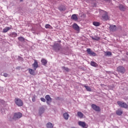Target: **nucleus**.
<instances>
[{
    "instance_id": "obj_1",
    "label": "nucleus",
    "mask_w": 128,
    "mask_h": 128,
    "mask_svg": "<svg viewBox=\"0 0 128 128\" xmlns=\"http://www.w3.org/2000/svg\"><path fill=\"white\" fill-rule=\"evenodd\" d=\"M99 13L100 16H102V20H108V12L102 10H99Z\"/></svg>"
},
{
    "instance_id": "obj_2",
    "label": "nucleus",
    "mask_w": 128,
    "mask_h": 128,
    "mask_svg": "<svg viewBox=\"0 0 128 128\" xmlns=\"http://www.w3.org/2000/svg\"><path fill=\"white\" fill-rule=\"evenodd\" d=\"M52 48L55 52H58L59 50H60V48H62V46H60V44L56 42L54 43V45L52 46Z\"/></svg>"
},
{
    "instance_id": "obj_3",
    "label": "nucleus",
    "mask_w": 128,
    "mask_h": 128,
    "mask_svg": "<svg viewBox=\"0 0 128 128\" xmlns=\"http://www.w3.org/2000/svg\"><path fill=\"white\" fill-rule=\"evenodd\" d=\"M14 102L18 106H24V102L20 98H16L14 100Z\"/></svg>"
},
{
    "instance_id": "obj_4",
    "label": "nucleus",
    "mask_w": 128,
    "mask_h": 128,
    "mask_svg": "<svg viewBox=\"0 0 128 128\" xmlns=\"http://www.w3.org/2000/svg\"><path fill=\"white\" fill-rule=\"evenodd\" d=\"M117 104L120 108H128V105L126 103L122 102V101H118Z\"/></svg>"
},
{
    "instance_id": "obj_5",
    "label": "nucleus",
    "mask_w": 128,
    "mask_h": 128,
    "mask_svg": "<svg viewBox=\"0 0 128 128\" xmlns=\"http://www.w3.org/2000/svg\"><path fill=\"white\" fill-rule=\"evenodd\" d=\"M117 72H118V74H124L126 72V68L122 66H119L117 68Z\"/></svg>"
},
{
    "instance_id": "obj_6",
    "label": "nucleus",
    "mask_w": 128,
    "mask_h": 128,
    "mask_svg": "<svg viewBox=\"0 0 128 128\" xmlns=\"http://www.w3.org/2000/svg\"><path fill=\"white\" fill-rule=\"evenodd\" d=\"M22 116V114L20 113V112H17L14 114L13 120H18V118H20Z\"/></svg>"
},
{
    "instance_id": "obj_7",
    "label": "nucleus",
    "mask_w": 128,
    "mask_h": 128,
    "mask_svg": "<svg viewBox=\"0 0 128 128\" xmlns=\"http://www.w3.org/2000/svg\"><path fill=\"white\" fill-rule=\"evenodd\" d=\"M86 52L90 56H98V54L96 52H92L90 48H88Z\"/></svg>"
},
{
    "instance_id": "obj_8",
    "label": "nucleus",
    "mask_w": 128,
    "mask_h": 128,
    "mask_svg": "<svg viewBox=\"0 0 128 128\" xmlns=\"http://www.w3.org/2000/svg\"><path fill=\"white\" fill-rule=\"evenodd\" d=\"M91 106L92 108L94 110L95 112H100V106L96 105V104H92Z\"/></svg>"
},
{
    "instance_id": "obj_9",
    "label": "nucleus",
    "mask_w": 128,
    "mask_h": 128,
    "mask_svg": "<svg viewBox=\"0 0 128 128\" xmlns=\"http://www.w3.org/2000/svg\"><path fill=\"white\" fill-rule=\"evenodd\" d=\"M45 98L46 100L47 104H48L50 106V104L52 102V98H50V95H46L45 96Z\"/></svg>"
},
{
    "instance_id": "obj_10",
    "label": "nucleus",
    "mask_w": 128,
    "mask_h": 128,
    "mask_svg": "<svg viewBox=\"0 0 128 128\" xmlns=\"http://www.w3.org/2000/svg\"><path fill=\"white\" fill-rule=\"evenodd\" d=\"M109 30L110 32H116V26L110 24Z\"/></svg>"
},
{
    "instance_id": "obj_11",
    "label": "nucleus",
    "mask_w": 128,
    "mask_h": 128,
    "mask_svg": "<svg viewBox=\"0 0 128 128\" xmlns=\"http://www.w3.org/2000/svg\"><path fill=\"white\" fill-rule=\"evenodd\" d=\"M78 126H82V128H88V126H86V124L85 123V122L80 121L78 122Z\"/></svg>"
},
{
    "instance_id": "obj_12",
    "label": "nucleus",
    "mask_w": 128,
    "mask_h": 128,
    "mask_svg": "<svg viewBox=\"0 0 128 128\" xmlns=\"http://www.w3.org/2000/svg\"><path fill=\"white\" fill-rule=\"evenodd\" d=\"M118 8L121 12H124L126 10V8L124 6V5L122 4H119Z\"/></svg>"
},
{
    "instance_id": "obj_13",
    "label": "nucleus",
    "mask_w": 128,
    "mask_h": 128,
    "mask_svg": "<svg viewBox=\"0 0 128 128\" xmlns=\"http://www.w3.org/2000/svg\"><path fill=\"white\" fill-rule=\"evenodd\" d=\"M72 28L77 32H80V26L76 24V23H74L72 25Z\"/></svg>"
},
{
    "instance_id": "obj_14",
    "label": "nucleus",
    "mask_w": 128,
    "mask_h": 128,
    "mask_svg": "<svg viewBox=\"0 0 128 128\" xmlns=\"http://www.w3.org/2000/svg\"><path fill=\"white\" fill-rule=\"evenodd\" d=\"M58 10H59L60 12H64V10H66V6L64 5H60L58 6Z\"/></svg>"
},
{
    "instance_id": "obj_15",
    "label": "nucleus",
    "mask_w": 128,
    "mask_h": 128,
    "mask_svg": "<svg viewBox=\"0 0 128 128\" xmlns=\"http://www.w3.org/2000/svg\"><path fill=\"white\" fill-rule=\"evenodd\" d=\"M32 66L34 68V70H36V68H38V61L36 60H34V62Z\"/></svg>"
},
{
    "instance_id": "obj_16",
    "label": "nucleus",
    "mask_w": 128,
    "mask_h": 128,
    "mask_svg": "<svg viewBox=\"0 0 128 128\" xmlns=\"http://www.w3.org/2000/svg\"><path fill=\"white\" fill-rule=\"evenodd\" d=\"M44 108L43 107H41L39 108L38 114L40 116H42V114H44Z\"/></svg>"
},
{
    "instance_id": "obj_17",
    "label": "nucleus",
    "mask_w": 128,
    "mask_h": 128,
    "mask_svg": "<svg viewBox=\"0 0 128 128\" xmlns=\"http://www.w3.org/2000/svg\"><path fill=\"white\" fill-rule=\"evenodd\" d=\"M71 20H78V16H76V14H74L71 16Z\"/></svg>"
},
{
    "instance_id": "obj_18",
    "label": "nucleus",
    "mask_w": 128,
    "mask_h": 128,
    "mask_svg": "<svg viewBox=\"0 0 128 128\" xmlns=\"http://www.w3.org/2000/svg\"><path fill=\"white\" fill-rule=\"evenodd\" d=\"M63 116H64V120H68L70 115L68 114V112H65Z\"/></svg>"
},
{
    "instance_id": "obj_19",
    "label": "nucleus",
    "mask_w": 128,
    "mask_h": 128,
    "mask_svg": "<svg viewBox=\"0 0 128 128\" xmlns=\"http://www.w3.org/2000/svg\"><path fill=\"white\" fill-rule=\"evenodd\" d=\"M28 70L30 74H32V76H36V74L34 73V70L32 69L29 68Z\"/></svg>"
},
{
    "instance_id": "obj_20",
    "label": "nucleus",
    "mask_w": 128,
    "mask_h": 128,
    "mask_svg": "<svg viewBox=\"0 0 128 128\" xmlns=\"http://www.w3.org/2000/svg\"><path fill=\"white\" fill-rule=\"evenodd\" d=\"M46 127L47 128H54V124L52 122H49L46 124Z\"/></svg>"
},
{
    "instance_id": "obj_21",
    "label": "nucleus",
    "mask_w": 128,
    "mask_h": 128,
    "mask_svg": "<svg viewBox=\"0 0 128 128\" xmlns=\"http://www.w3.org/2000/svg\"><path fill=\"white\" fill-rule=\"evenodd\" d=\"M91 38L93 40L98 41V40H100V38L98 36H94V37L92 36Z\"/></svg>"
},
{
    "instance_id": "obj_22",
    "label": "nucleus",
    "mask_w": 128,
    "mask_h": 128,
    "mask_svg": "<svg viewBox=\"0 0 128 128\" xmlns=\"http://www.w3.org/2000/svg\"><path fill=\"white\" fill-rule=\"evenodd\" d=\"M77 114L80 118H84V114L80 112H78Z\"/></svg>"
},
{
    "instance_id": "obj_23",
    "label": "nucleus",
    "mask_w": 128,
    "mask_h": 128,
    "mask_svg": "<svg viewBox=\"0 0 128 128\" xmlns=\"http://www.w3.org/2000/svg\"><path fill=\"white\" fill-rule=\"evenodd\" d=\"M41 62L43 66H46V64H48V60L43 58L41 60Z\"/></svg>"
},
{
    "instance_id": "obj_24",
    "label": "nucleus",
    "mask_w": 128,
    "mask_h": 128,
    "mask_svg": "<svg viewBox=\"0 0 128 128\" xmlns=\"http://www.w3.org/2000/svg\"><path fill=\"white\" fill-rule=\"evenodd\" d=\"M122 110H118L116 111V114L117 116H122Z\"/></svg>"
},
{
    "instance_id": "obj_25",
    "label": "nucleus",
    "mask_w": 128,
    "mask_h": 128,
    "mask_svg": "<svg viewBox=\"0 0 128 128\" xmlns=\"http://www.w3.org/2000/svg\"><path fill=\"white\" fill-rule=\"evenodd\" d=\"M90 66H94V68H96V66H98V64H96V62H90Z\"/></svg>"
},
{
    "instance_id": "obj_26",
    "label": "nucleus",
    "mask_w": 128,
    "mask_h": 128,
    "mask_svg": "<svg viewBox=\"0 0 128 128\" xmlns=\"http://www.w3.org/2000/svg\"><path fill=\"white\" fill-rule=\"evenodd\" d=\"M112 52H108V51L104 53V56H112Z\"/></svg>"
},
{
    "instance_id": "obj_27",
    "label": "nucleus",
    "mask_w": 128,
    "mask_h": 128,
    "mask_svg": "<svg viewBox=\"0 0 128 128\" xmlns=\"http://www.w3.org/2000/svg\"><path fill=\"white\" fill-rule=\"evenodd\" d=\"M84 88H86V90H87L88 92H92V88L89 86H86V85H84Z\"/></svg>"
},
{
    "instance_id": "obj_28",
    "label": "nucleus",
    "mask_w": 128,
    "mask_h": 128,
    "mask_svg": "<svg viewBox=\"0 0 128 128\" xmlns=\"http://www.w3.org/2000/svg\"><path fill=\"white\" fill-rule=\"evenodd\" d=\"M10 27H6L4 30H3V32H8L10 30Z\"/></svg>"
},
{
    "instance_id": "obj_29",
    "label": "nucleus",
    "mask_w": 128,
    "mask_h": 128,
    "mask_svg": "<svg viewBox=\"0 0 128 128\" xmlns=\"http://www.w3.org/2000/svg\"><path fill=\"white\" fill-rule=\"evenodd\" d=\"M18 40H20V42H24V40H26V39L22 36L18 37Z\"/></svg>"
},
{
    "instance_id": "obj_30",
    "label": "nucleus",
    "mask_w": 128,
    "mask_h": 128,
    "mask_svg": "<svg viewBox=\"0 0 128 128\" xmlns=\"http://www.w3.org/2000/svg\"><path fill=\"white\" fill-rule=\"evenodd\" d=\"M62 68L63 70H66V72H70V68H66L64 66H62Z\"/></svg>"
},
{
    "instance_id": "obj_31",
    "label": "nucleus",
    "mask_w": 128,
    "mask_h": 128,
    "mask_svg": "<svg viewBox=\"0 0 128 128\" xmlns=\"http://www.w3.org/2000/svg\"><path fill=\"white\" fill-rule=\"evenodd\" d=\"M11 36H12V38H16V36H18V34L16 32H13L11 34Z\"/></svg>"
},
{
    "instance_id": "obj_32",
    "label": "nucleus",
    "mask_w": 128,
    "mask_h": 128,
    "mask_svg": "<svg viewBox=\"0 0 128 128\" xmlns=\"http://www.w3.org/2000/svg\"><path fill=\"white\" fill-rule=\"evenodd\" d=\"M93 25L95 26H100V22H93Z\"/></svg>"
},
{
    "instance_id": "obj_33",
    "label": "nucleus",
    "mask_w": 128,
    "mask_h": 128,
    "mask_svg": "<svg viewBox=\"0 0 128 128\" xmlns=\"http://www.w3.org/2000/svg\"><path fill=\"white\" fill-rule=\"evenodd\" d=\"M2 76H4V78H8V74L7 73H2Z\"/></svg>"
},
{
    "instance_id": "obj_34",
    "label": "nucleus",
    "mask_w": 128,
    "mask_h": 128,
    "mask_svg": "<svg viewBox=\"0 0 128 128\" xmlns=\"http://www.w3.org/2000/svg\"><path fill=\"white\" fill-rule=\"evenodd\" d=\"M45 28H52V26H50V25L49 24H46L45 26Z\"/></svg>"
},
{
    "instance_id": "obj_35",
    "label": "nucleus",
    "mask_w": 128,
    "mask_h": 128,
    "mask_svg": "<svg viewBox=\"0 0 128 128\" xmlns=\"http://www.w3.org/2000/svg\"><path fill=\"white\" fill-rule=\"evenodd\" d=\"M18 60L19 61L24 62V58L20 56H18Z\"/></svg>"
},
{
    "instance_id": "obj_36",
    "label": "nucleus",
    "mask_w": 128,
    "mask_h": 128,
    "mask_svg": "<svg viewBox=\"0 0 128 128\" xmlns=\"http://www.w3.org/2000/svg\"><path fill=\"white\" fill-rule=\"evenodd\" d=\"M36 95H34L32 96V101L33 102H36Z\"/></svg>"
},
{
    "instance_id": "obj_37",
    "label": "nucleus",
    "mask_w": 128,
    "mask_h": 128,
    "mask_svg": "<svg viewBox=\"0 0 128 128\" xmlns=\"http://www.w3.org/2000/svg\"><path fill=\"white\" fill-rule=\"evenodd\" d=\"M55 100H62V98L58 96V97H56L55 98Z\"/></svg>"
},
{
    "instance_id": "obj_38",
    "label": "nucleus",
    "mask_w": 128,
    "mask_h": 128,
    "mask_svg": "<svg viewBox=\"0 0 128 128\" xmlns=\"http://www.w3.org/2000/svg\"><path fill=\"white\" fill-rule=\"evenodd\" d=\"M40 100L42 102H46V99L44 98H40Z\"/></svg>"
},
{
    "instance_id": "obj_39",
    "label": "nucleus",
    "mask_w": 128,
    "mask_h": 128,
    "mask_svg": "<svg viewBox=\"0 0 128 128\" xmlns=\"http://www.w3.org/2000/svg\"><path fill=\"white\" fill-rule=\"evenodd\" d=\"M103 2H110L112 0H102Z\"/></svg>"
},
{
    "instance_id": "obj_40",
    "label": "nucleus",
    "mask_w": 128,
    "mask_h": 128,
    "mask_svg": "<svg viewBox=\"0 0 128 128\" xmlns=\"http://www.w3.org/2000/svg\"><path fill=\"white\" fill-rule=\"evenodd\" d=\"M0 102L1 104H4V100L0 99Z\"/></svg>"
},
{
    "instance_id": "obj_41",
    "label": "nucleus",
    "mask_w": 128,
    "mask_h": 128,
    "mask_svg": "<svg viewBox=\"0 0 128 128\" xmlns=\"http://www.w3.org/2000/svg\"><path fill=\"white\" fill-rule=\"evenodd\" d=\"M20 68H21V67L20 66H17V67L16 68V70H20Z\"/></svg>"
},
{
    "instance_id": "obj_42",
    "label": "nucleus",
    "mask_w": 128,
    "mask_h": 128,
    "mask_svg": "<svg viewBox=\"0 0 128 128\" xmlns=\"http://www.w3.org/2000/svg\"><path fill=\"white\" fill-rule=\"evenodd\" d=\"M20 2H22L24 0H20Z\"/></svg>"
},
{
    "instance_id": "obj_43",
    "label": "nucleus",
    "mask_w": 128,
    "mask_h": 128,
    "mask_svg": "<svg viewBox=\"0 0 128 128\" xmlns=\"http://www.w3.org/2000/svg\"><path fill=\"white\" fill-rule=\"evenodd\" d=\"M126 54L128 56V52H126Z\"/></svg>"
}]
</instances>
